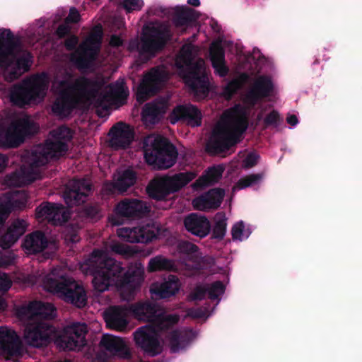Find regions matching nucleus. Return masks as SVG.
<instances>
[{
	"label": "nucleus",
	"instance_id": "f257e3e1",
	"mask_svg": "<svg viewBox=\"0 0 362 362\" xmlns=\"http://www.w3.org/2000/svg\"><path fill=\"white\" fill-rule=\"evenodd\" d=\"M249 80L253 83L244 98L245 106L238 105L226 110L214 127L207 144V149L211 153L224 152L237 143L247 127L248 107L276 92V85L272 77L258 71L255 74H240L226 86L224 94L230 96Z\"/></svg>",
	"mask_w": 362,
	"mask_h": 362
},
{
	"label": "nucleus",
	"instance_id": "f03ea898",
	"mask_svg": "<svg viewBox=\"0 0 362 362\" xmlns=\"http://www.w3.org/2000/svg\"><path fill=\"white\" fill-rule=\"evenodd\" d=\"M73 82L71 74L64 69L57 71L52 81L51 90L57 95L52 111L59 117H67L73 108H87L93 104L98 116L103 117L112 108L119 106L129 95L122 79L105 87L97 95L90 90L89 83L84 78Z\"/></svg>",
	"mask_w": 362,
	"mask_h": 362
},
{
	"label": "nucleus",
	"instance_id": "7ed1b4c3",
	"mask_svg": "<svg viewBox=\"0 0 362 362\" xmlns=\"http://www.w3.org/2000/svg\"><path fill=\"white\" fill-rule=\"evenodd\" d=\"M128 308L135 318L153 322L139 327L134 333L136 345L146 354L152 356L158 355L166 346L176 352L187 345L186 332L166 333L165 331L178 322L177 315L165 314L158 306L148 303H139Z\"/></svg>",
	"mask_w": 362,
	"mask_h": 362
},
{
	"label": "nucleus",
	"instance_id": "20e7f679",
	"mask_svg": "<svg viewBox=\"0 0 362 362\" xmlns=\"http://www.w3.org/2000/svg\"><path fill=\"white\" fill-rule=\"evenodd\" d=\"M85 274H92L95 291L102 293L111 286H115L124 300H130L144 279V267L136 263L129 267L126 273L120 263L110 258L107 250L93 252L88 259L81 264Z\"/></svg>",
	"mask_w": 362,
	"mask_h": 362
},
{
	"label": "nucleus",
	"instance_id": "39448f33",
	"mask_svg": "<svg viewBox=\"0 0 362 362\" xmlns=\"http://www.w3.org/2000/svg\"><path fill=\"white\" fill-rule=\"evenodd\" d=\"M72 137L70 129L66 127H60L51 133V138L43 146H37L28 156L30 162L28 168H21L18 172L8 175L4 179L8 187H21L34 181L37 178L35 168L45 165L50 159L57 158L67 151V142Z\"/></svg>",
	"mask_w": 362,
	"mask_h": 362
},
{
	"label": "nucleus",
	"instance_id": "423d86ee",
	"mask_svg": "<svg viewBox=\"0 0 362 362\" xmlns=\"http://www.w3.org/2000/svg\"><path fill=\"white\" fill-rule=\"evenodd\" d=\"M17 315L22 321H31L24 329L23 339L26 344L36 348L49 344L54 328L47 322L40 321V318L54 316V308L52 304L33 302L18 308Z\"/></svg>",
	"mask_w": 362,
	"mask_h": 362
},
{
	"label": "nucleus",
	"instance_id": "0eeeda50",
	"mask_svg": "<svg viewBox=\"0 0 362 362\" xmlns=\"http://www.w3.org/2000/svg\"><path fill=\"white\" fill-rule=\"evenodd\" d=\"M198 52V47L192 44L183 45L176 57L175 66L185 83L202 98L209 90V80L204 61L197 58Z\"/></svg>",
	"mask_w": 362,
	"mask_h": 362
},
{
	"label": "nucleus",
	"instance_id": "6e6552de",
	"mask_svg": "<svg viewBox=\"0 0 362 362\" xmlns=\"http://www.w3.org/2000/svg\"><path fill=\"white\" fill-rule=\"evenodd\" d=\"M33 284H40L45 290L81 308L86 303V294L82 286L69 277L65 270L54 269L46 275L40 274Z\"/></svg>",
	"mask_w": 362,
	"mask_h": 362
},
{
	"label": "nucleus",
	"instance_id": "1a4fd4ad",
	"mask_svg": "<svg viewBox=\"0 0 362 362\" xmlns=\"http://www.w3.org/2000/svg\"><path fill=\"white\" fill-rule=\"evenodd\" d=\"M32 63L29 52L13 45L11 31L0 28V67L4 69L6 78L9 81L17 78L29 70Z\"/></svg>",
	"mask_w": 362,
	"mask_h": 362
},
{
	"label": "nucleus",
	"instance_id": "9d476101",
	"mask_svg": "<svg viewBox=\"0 0 362 362\" xmlns=\"http://www.w3.org/2000/svg\"><path fill=\"white\" fill-rule=\"evenodd\" d=\"M49 84V76L42 72L33 75L23 81L21 85L14 86L9 92L11 103L18 106L35 104L43 100Z\"/></svg>",
	"mask_w": 362,
	"mask_h": 362
},
{
	"label": "nucleus",
	"instance_id": "9b49d317",
	"mask_svg": "<svg viewBox=\"0 0 362 362\" xmlns=\"http://www.w3.org/2000/svg\"><path fill=\"white\" fill-rule=\"evenodd\" d=\"M144 154L148 164L154 168L166 169L175 162V147L160 135L151 134L144 141Z\"/></svg>",
	"mask_w": 362,
	"mask_h": 362
},
{
	"label": "nucleus",
	"instance_id": "f8f14e48",
	"mask_svg": "<svg viewBox=\"0 0 362 362\" xmlns=\"http://www.w3.org/2000/svg\"><path fill=\"white\" fill-rule=\"evenodd\" d=\"M37 126L27 115L8 117L0 121V146L16 147L26 135L35 133Z\"/></svg>",
	"mask_w": 362,
	"mask_h": 362
},
{
	"label": "nucleus",
	"instance_id": "ddd939ff",
	"mask_svg": "<svg viewBox=\"0 0 362 362\" xmlns=\"http://www.w3.org/2000/svg\"><path fill=\"white\" fill-rule=\"evenodd\" d=\"M170 35L167 25L158 23H148L143 28L141 43L136 45L135 42H131L129 49H137L141 57L149 58L163 47Z\"/></svg>",
	"mask_w": 362,
	"mask_h": 362
},
{
	"label": "nucleus",
	"instance_id": "4468645a",
	"mask_svg": "<svg viewBox=\"0 0 362 362\" xmlns=\"http://www.w3.org/2000/svg\"><path fill=\"white\" fill-rule=\"evenodd\" d=\"M192 173H182L173 176L156 177L148 186L149 196L156 199H162L170 193L175 192L194 178Z\"/></svg>",
	"mask_w": 362,
	"mask_h": 362
},
{
	"label": "nucleus",
	"instance_id": "2eb2a0df",
	"mask_svg": "<svg viewBox=\"0 0 362 362\" xmlns=\"http://www.w3.org/2000/svg\"><path fill=\"white\" fill-rule=\"evenodd\" d=\"M102 37V27L100 25L95 26L71 56V60L79 69H86L90 67L99 52Z\"/></svg>",
	"mask_w": 362,
	"mask_h": 362
},
{
	"label": "nucleus",
	"instance_id": "dca6fc26",
	"mask_svg": "<svg viewBox=\"0 0 362 362\" xmlns=\"http://www.w3.org/2000/svg\"><path fill=\"white\" fill-rule=\"evenodd\" d=\"M86 325L74 323L64 328L55 339L57 346L64 351H79L86 345Z\"/></svg>",
	"mask_w": 362,
	"mask_h": 362
},
{
	"label": "nucleus",
	"instance_id": "f3484780",
	"mask_svg": "<svg viewBox=\"0 0 362 362\" xmlns=\"http://www.w3.org/2000/svg\"><path fill=\"white\" fill-rule=\"evenodd\" d=\"M159 227L154 223L139 224L134 227L118 228L117 234L121 239L132 243L146 244L159 238Z\"/></svg>",
	"mask_w": 362,
	"mask_h": 362
},
{
	"label": "nucleus",
	"instance_id": "a211bd4d",
	"mask_svg": "<svg viewBox=\"0 0 362 362\" xmlns=\"http://www.w3.org/2000/svg\"><path fill=\"white\" fill-rule=\"evenodd\" d=\"M168 74L163 66L153 69L144 77L138 87L136 99L143 103L161 88Z\"/></svg>",
	"mask_w": 362,
	"mask_h": 362
},
{
	"label": "nucleus",
	"instance_id": "6ab92c4d",
	"mask_svg": "<svg viewBox=\"0 0 362 362\" xmlns=\"http://www.w3.org/2000/svg\"><path fill=\"white\" fill-rule=\"evenodd\" d=\"M23 353V346L16 332L8 327H0V356L6 360H16Z\"/></svg>",
	"mask_w": 362,
	"mask_h": 362
},
{
	"label": "nucleus",
	"instance_id": "aec40b11",
	"mask_svg": "<svg viewBox=\"0 0 362 362\" xmlns=\"http://www.w3.org/2000/svg\"><path fill=\"white\" fill-rule=\"evenodd\" d=\"M149 211V206L144 202L125 199L117 205L109 221L113 225H120L123 223L121 218L140 216Z\"/></svg>",
	"mask_w": 362,
	"mask_h": 362
},
{
	"label": "nucleus",
	"instance_id": "412c9836",
	"mask_svg": "<svg viewBox=\"0 0 362 362\" xmlns=\"http://www.w3.org/2000/svg\"><path fill=\"white\" fill-rule=\"evenodd\" d=\"M28 195L24 191H16L0 197V230L8 214L14 210L25 206Z\"/></svg>",
	"mask_w": 362,
	"mask_h": 362
},
{
	"label": "nucleus",
	"instance_id": "4be33fe9",
	"mask_svg": "<svg viewBox=\"0 0 362 362\" xmlns=\"http://www.w3.org/2000/svg\"><path fill=\"white\" fill-rule=\"evenodd\" d=\"M99 347L105 358L115 356L127 357L129 355V349L124 339L112 334H103Z\"/></svg>",
	"mask_w": 362,
	"mask_h": 362
},
{
	"label": "nucleus",
	"instance_id": "5701e85b",
	"mask_svg": "<svg viewBox=\"0 0 362 362\" xmlns=\"http://www.w3.org/2000/svg\"><path fill=\"white\" fill-rule=\"evenodd\" d=\"M68 217L65 208L59 204L45 203L36 209V218L39 221H47L58 225L65 222Z\"/></svg>",
	"mask_w": 362,
	"mask_h": 362
},
{
	"label": "nucleus",
	"instance_id": "b1692460",
	"mask_svg": "<svg viewBox=\"0 0 362 362\" xmlns=\"http://www.w3.org/2000/svg\"><path fill=\"white\" fill-rule=\"evenodd\" d=\"M168 119L173 124L183 120L192 127H198L201 124L202 114L192 105H180L173 110L168 116Z\"/></svg>",
	"mask_w": 362,
	"mask_h": 362
},
{
	"label": "nucleus",
	"instance_id": "393cba45",
	"mask_svg": "<svg viewBox=\"0 0 362 362\" xmlns=\"http://www.w3.org/2000/svg\"><path fill=\"white\" fill-rule=\"evenodd\" d=\"M128 307L112 306L107 308L103 313V317L107 326L117 331H124L129 325Z\"/></svg>",
	"mask_w": 362,
	"mask_h": 362
},
{
	"label": "nucleus",
	"instance_id": "a878e982",
	"mask_svg": "<svg viewBox=\"0 0 362 362\" xmlns=\"http://www.w3.org/2000/svg\"><path fill=\"white\" fill-rule=\"evenodd\" d=\"M69 189L64 194V199L69 206L79 204L85 202L91 187L86 180H72L69 184Z\"/></svg>",
	"mask_w": 362,
	"mask_h": 362
},
{
	"label": "nucleus",
	"instance_id": "bb28decb",
	"mask_svg": "<svg viewBox=\"0 0 362 362\" xmlns=\"http://www.w3.org/2000/svg\"><path fill=\"white\" fill-rule=\"evenodd\" d=\"M23 247L27 254H35L47 249L54 253L57 250L54 243H49L43 233L36 231L27 235Z\"/></svg>",
	"mask_w": 362,
	"mask_h": 362
},
{
	"label": "nucleus",
	"instance_id": "cd10ccee",
	"mask_svg": "<svg viewBox=\"0 0 362 362\" xmlns=\"http://www.w3.org/2000/svg\"><path fill=\"white\" fill-rule=\"evenodd\" d=\"M168 107V98L156 99L151 103H147L142 111V119L146 124H153L158 122L165 114Z\"/></svg>",
	"mask_w": 362,
	"mask_h": 362
},
{
	"label": "nucleus",
	"instance_id": "c85d7f7f",
	"mask_svg": "<svg viewBox=\"0 0 362 362\" xmlns=\"http://www.w3.org/2000/svg\"><path fill=\"white\" fill-rule=\"evenodd\" d=\"M224 194L225 192L223 189H213L193 199V207L199 211L216 209L220 206Z\"/></svg>",
	"mask_w": 362,
	"mask_h": 362
},
{
	"label": "nucleus",
	"instance_id": "c756f323",
	"mask_svg": "<svg viewBox=\"0 0 362 362\" xmlns=\"http://www.w3.org/2000/svg\"><path fill=\"white\" fill-rule=\"evenodd\" d=\"M184 225L188 232L199 238L206 237L211 230L209 221L205 216L196 214L187 216L184 220Z\"/></svg>",
	"mask_w": 362,
	"mask_h": 362
},
{
	"label": "nucleus",
	"instance_id": "7c9ffc66",
	"mask_svg": "<svg viewBox=\"0 0 362 362\" xmlns=\"http://www.w3.org/2000/svg\"><path fill=\"white\" fill-rule=\"evenodd\" d=\"M110 134L111 135L110 145L115 148L128 146L134 139L132 129L124 124L114 126Z\"/></svg>",
	"mask_w": 362,
	"mask_h": 362
},
{
	"label": "nucleus",
	"instance_id": "2f4dec72",
	"mask_svg": "<svg viewBox=\"0 0 362 362\" xmlns=\"http://www.w3.org/2000/svg\"><path fill=\"white\" fill-rule=\"evenodd\" d=\"M180 288L179 279L173 275H170L161 283H155L151 286L150 292L157 298H165L175 295Z\"/></svg>",
	"mask_w": 362,
	"mask_h": 362
},
{
	"label": "nucleus",
	"instance_id": "473e14b6",
	"mask_svg": "<svg viewBox=\"0 0 362 362\" xmlns=\"http://www.w3.org/2000/svg\"><path fill=\"white\" fill-rule=\"evenodd\" d=\"M27 223L24 220H16L12 223L6 233L0 237V247L3 249L12 246L25 232Z\"/></svg>",
	"mask_w": 362,
	"mask_h": 362
},
{
	"label": "nucleus",
	"instance_id": "72a5a7b5",
	"mask_svg": "<svg viewBox=\"0 0 362 362\" xmlns=\"http://www.w3.org/2000/svg\"><path fill=\"white\" fill-rule=\"evenodd\" d=\"M210 59L215 73L220 76H225L228 72L226 65L224 53L218 42H214L210 47Z\"/></svg>",
	"mask_w": 362,
	"mask_h": 362
},
{
	"label": "nucleus",
	"instance_id": "f704fd0d",
	"mask_svg": "<svg viewBox=\"0 0 362 362\" xmlns=\"http://www.w3.org/2000/svg\"><path fill=\"white\" fill-rule=\"evenodd\" d=\"M136 181L135 173L131 169L118 171L114 177V185L119 191H125Z\"/></svg>",
	"mask_w": 362,
	"mask_h": 362
},
{
	"label": "nucleus",
	"instance_id": "c9c22d12",
	"mask_svg": "<svg viewBox=\"0 0 362 362\" xmlns=\"http://www.w3.org/2000/svg\"><path fill=\"white\" fill-rule=\"evenodd\" d=\"M223 168L221 166L209 168L206 173L193 185L194 189L203 188L217 182L221 177Z\"/></svg>",
	"mask_w": 362,
	"mask_h": 362
},
{
	"label": "nucleus",
	"instance_id": "e433bc0d",
	"mask_svg": "<svg viewBox=\"0 0 362 362\" xmlns=\"http://www.w3.org/2000/svg\"><path fill=\"white\" fill-rule=\"evenodd\" d=\"M148 269L150 272L174 270L175 265L171 260L162 256H157L150 259Z\"/></svg>",
	"mask_w": 362,
	"mask_h": 362
},
{
	"label": "nucleus",
	"instance_id": "4c0bfd02",
	"mask_svg": "<svg viewBox=\"0 0 362 362\" xmlns=\"http://www.w3.org/2000/svg\"><path fill=\"white\" fill-rule=\"evenodd\" d=\"M215 225L213 228V238L221 239L224 237L226 231V218L221 214H218L214 218Z\"/></svg>",
	"mask_w": 362,
	"mask_h": 362
},
{
	"label": "nucleus",
	"instance_id": "58836bf2",
	"mask_svg": "<svg viewBox=\"0 0 362 362\" xmlns=\"http://www.w3.org/2000/svg\"><path fill=\"white\" fill-rule=\"evenodd\" d=\"M262 179V175L260 174L250 175L242 177L233 187V191L240 190L248 187H252L257 185Z\"/></svg>",
	"mask_w": 362,
	"mask_h": 362
},
{
	"label": "nucleus",
	"instance_id": "ea45409f",
	"mask_svg": "<svg viewBox=\"0 0 362 362\" xmlns=\"http://www.w3.org/2000/svg\"><path fill=\"white\" fill-rule=\"evenodd\" d=\"M251 234V229L246 226L243 221L236 223L232 229V235L233 239L237 240H244Z\"/></svg>",
	"mask_w": 362,
	"mask_h": 362
},
{
	"label": "nucleus",
	"instance_id": "a19ab883",
	"mask_svg": "<svg viewBox=\"0 0 362 362\" xmlns=\"http://www.w3.org/2000/svg\"><path fill=\"white\" fill-rule=\"evenodd\" d=\"M80 20V14L78 11L74 8H71L69 11V14L66 19V23L64 25H60L57 30V33L59 37L64 36L70 29L68 24L69 23H77Z\"/></svg>",
	"mask_w": 362,
	"mask_h": 362
},
{
	"label": "nucleus",
	"instance_id": "79ce46f5",
	"mask_svg": "<svg viewBox=\"0 0 362 362\" xmlns=\"http://www.w3.org/2000/svg\"><path fill=\"white\" fill-rule=\"evenodd\" d=\"M11 284L10 277L6 274L0 272V310L6 308V305L2 296L11 288Z\"/></svg>",
	"mask_w": 362,
	"mask_h": 362
},
{
	"label": "nucleus",
	"instance_id": "37998d69",
	"mask_svg": "<svg viewBox=\"0 0 362 362\" xmlns=\"http://www.w3.org/2000/svg\"><path fill=\"white\" fill-rule=\"evenodd\" d=\"M179 252L189 258L197 257L198 255L197 247L190 243L182 242L178 245Z\"/></svg>",
	"mask_w": 362,
	"mask_h": 362
},
{
	"label": "nucleus",
	"instance_id": "c03bdc74",
	"mask_svg": "<svg viewBox=\"0 0 362 362\" xmlns=\"http://www.w3.org/2000/svg\"><path fill=\"white\" fill-rule=\"evenodd\" d=\"M240 158H243V166L245 168L254 166L258 161L259 156L254 152H241L239 154Z\"/></svg>",
	"mask_w": 362,
	"mask_h": 362
},
{
	"label": "nucleus",
	"instance_id": "a18cd8bd",
	"mask_svg": "<svg viewBox=\"0 0 362 362\" xmlns=\"http://www.w3.org/2000/svg\"><path fill=\"white\" fill-rule=\"evenodd\" d=\"M225 286L221 281L212 284L208 288V294L211 299H216L224 293Z\"/></svg>",
	"mask_w": 362,
	"mask_h": 362
},
{
	"label": "nucleus",
	"instance_id": "49530a36",
	"mask_svg": "<svg viewBox=\"0 0 362 362\" xmlns=\"http://www.w3.org/2000/svg\"><path fill=\"white\" fill-rule=\"evenodd\" d=\"M144 3L143 0H124L122 3V7L127 13L139 11L144 6Z\"/></svg>",
	"mask_w": 362,
	"mask_h": 362
},
{
	"label": "nucleus",
	"instance_id": "de8ad7c7",
	"mask_svg": "<svg viewBox=\"0 0 362 362\" xmlns=\"http://www.w3.org/2000/svg\"><path fill=\"white\" fill-rule=\"evenodd\" d=\"M206 288L202 286H198L195 287L190 294L189 295V298L191 300H202L206 295Z\"/></svg>",
	"mask_w": 362,
	"mask_h": 362
},
{
	"label": "nucleus",
	"instance_id": "09e8293b",
	"mask_svg": "<svg viewBox=\"0 0 362 362\" xmlns=\"http://www.w3.org/2000/svg\"><path fill=\"white\" fill-rule=\"evenodd\" d=\"M14 259V255L9 251H0V267L10 264Z\"/></svg>",
	"mask_w": 362,
	"mask_h": 362
},
{
	"label": "nucleus",
	"instance_id": "8fccbe9b",
	"mask_svg": "<svg viewBox=\"0 0 362 362\" xmlns=\"http://www.w3.org/2000/svg\"><path fill=\"white\" fill-rule=\"evenodd\" d=\"M111 250L115 253L121 254V255H129L130 251L129 250V247L119 244V243H113L110 245Z\"/></svg>",
	"mask_w": 362,
	"mask_h": 362
},
{
	"label": "nucleus",
	"instance_id": "3c124183",
	"mask_svg": "<svg viewBox=\"0 0 362 362\" xmlns=\"http://www.w3.org/2000/svg\"><path fill=\"white\" fill-rule=\"evenodd\" d=\"M188 315L194 318H207L210 314L206 311L203 310L202 309H192L190 310L188 313Z\"/></svg>",
	"mask_w": 362,
	"mask_h": 362
},
{
	"label": "nucleus",
	"instance_id": "603ef678",
	"mask_svg": "<svg viewBox=\"0 0 362 362\" xmlns=\"http://www.w3.org/2000/svg\"><path fill=\"white\" fill-rule=\"evenodd\" d=\"M279 117V113L273 110L264 119V122L266 124H272L278 120Z\"/></svg>",
	"mask_w": 362,
	"mask_h": 362
},
{
	"label": "nucleus",
	"instance_id": "864d4df0",
	"mask_svg": "<svg viewBox=\"0 0 362 362\" xmlns=\"http://www.w3.org/2000/svg\"><path fill=\"white\" fill-rule=\"evenodd\" d=\"M78 43V38L76 36H71L66 41V46L68 49L74 48Z\"/></svg>",
	"mask_w": 362,
	"mask_h": 362
},
{
	"label": "nucleus",
	"instance_id": "5fc2aeb1",
	"mask_svg": "<svg viewBox=\"0 0 362 362\" xmlns=\"http://www.w3.org/2000/svg\"><path fill=\"white\" fill-rule=\"evenodd\" d=\"M122 40L117 35H112L110 38V44L111 46L117 47L122 45Z\"/></svg>",
	"mask_w": 362,
	"mask_h": 362
},
{
	"label": "nucleus",
	"instance_id": "6e6d98bb",
	"mask_svg": "<svg viewBox=\"0 0 362 362\" xmlns=\"http://www.w3.org/2000/svg\"><path fill=\"white\" fill-rule=\"evenodd\" d=\"M287 122L292 126H295L298 124V120L296 116L291 115L287 117Z\"/></svg>",
	"mask_w": 362,
	"mask_h": 362
},
{
	"label": "nucleus",
	"instance_id": "4d7b16f0",
	"mask_svg": "<svg viewBox=\"0 0 362 362\" xmlns=\"http://www.w3.org/2000/svg\"><path fill=\"white\" fill-rule=\"evenodd\" d=\"M6 158L4 155L0 154V171L2 170V169L6 165Z\"/></svg>",
	"mask_w": 362,
	"mask_h": 362
},
{
	"label": "nucleus",
	"instance_id": "13d9d810",
	"mask_svg": "<svg viewBox=\"0 0 362 362\" xmlns=\"http://www.w3.org/2000/svg\"><path fill=\"white\" fill-rule=\"evenodd\" d=\"M66 240H69L72 243H76L78 240V238H77L76 234L71 235L69 236L68 235H66Z\"/></svg>",
	"mask_w": 362,
	"mask_h": 362
},
{
	"label": "nucleus",
	"instance_id": "bf43d9fd",
	"mask_svg": "<svg viewBox=\"0 0 362 362\" xmlns=\"http://www.w3.org/2000/svg\"><path fill=\"white\" fill-rule=\"evenodd\" d=\"M187 3L190 5H192L194 6H198L200 5L199 0H188Z\"/></svg>",
	"mask_w": 362,
	"mask_h": 362
},
{
	"label": "nucleus",
	"instance_id": "052dcab7",
	"mask_svg": "<svg viewBox=\"0 0 362 362\" xmlns=\"http://www.w3.org/2000/svg\"><path fill=\"white\" fill-rule=\"evenodd\" d=\"M262 119V115L261 114V115H259L258 116V119H259V120H261Z\"/></svg>",
	"mask_w": 362,
	"mask_h": 362
},
{
	"label": "nucleus",
	"instance_id": "680f3d73",
	"mask_svg": "<svg viewBox=\"0 0 362 362\" xmlns=\"http://www.w3.org/2000/svg\"><path fill=\"white\" fill-rule=\"evenodd\" d=\"M175 23H176V25H179L180 24V25H182V23H180L179 21H176V22H175Z\"/></svg>",
	"mask_w": 362,
	"mask_h": 362
}]
</instances>
